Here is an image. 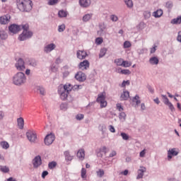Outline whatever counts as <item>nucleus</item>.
<instances>
[{"label": "nucleus", "instance_id": "obj_38", "mask_svg": "<svg viewBox=\"0 0 181 181\" xmlns=\"http://www.w3.org/2000/svg\"><path fill=\"white\" fill-rule=\"evenodd\" d=\"M120 136H122L123 141H129V135H128L127 133L122 132L120 134Z\"/></svg>", "mask_w": 181, "mask_h": 181}, {"label": "nucleus", "instance_id": "obj_31", "mask_svg": "<svg viewBox=\"0 0 181 181\" xmlns=\"http://www.w3.org/2000/svg\"><path fill=\"white\" fill-rule=\"evenodd\" d=\"M124 4L129 9L134 8V1H132V0H124Z\"/></svg>", "mask_w": 181, "mask_h": 181}, {"label": "nucleus", "instance_id": "obj_32", "mask_svg": "<svg viewBox=\"0 0 181 181\" xmlns=\"http://www.w3.org/2000/svg\"><path fill=\"white\" fill-rule=\"evenodd\" d=\"M171 23L173 25H180V23H181V16H177L176 18H173L171 21Z\"/></svg>", "mask_w": 181, "mask_h": 181}, {"label": "nucleus", "instance_id": "obj_59", "mask_svg": "<svg viewBox=\"0 0 181 181\" xmlns=\"http://www.w3.org/2000/svg\"><path fill=\"white\" fill-rule=\"evenodd\" d=\"M146 153V149H144L143 151H141L139 153L140 158H145Z\"/></svg>", "mask_w": 181, "mask_h": 181}, {"label": "nucleus", "instance_id": "obj_37", "mask_svg": "<svg viewBox=\"0 0 181 181\" xmlns=\"http://www.w3.org/2000/svg\"><path fill=\"white\" fill-rule=\"evenodd\" d=\"M57 166V163L56 161H52L48 163L49 169L53 170Z\"/></svg>", "mask_w": 181, "mask_h": 181}, {"label": "nucleus", "instance_id": "obj_64", "mask_svg": "<svg viewBox=\"0 0 181 181\" xmlns=\"http://www.w3.org/2000/svg\"><path fill=\"white\" fill-rule=\"evenodd\" d=\"M139 28L140 29H144L145 28V23H144V22L140 23L139 25Z\"/></svg>", "mask_w": 181, "mask_h": 181}, {"label": "nucleus", "instance_id": "obj_6", "mask_svg": "<svg viewBox=\"0 0 181 181\" xmlns=\"http://www.w3.org/2000/svg\"><path fill=\"white\" fill-rule=\"evenodd\" d=\"M26 136L31 144H36V141H37V134H36V132L28 131L26 132Z\"/></svg>", "mask_w": 181, "mask_h": 181}, {"label": "nucleus", "instance_id": "obj_57", "mask_svg": "<svg viewBox=\"0 0 181 181\" xmlns=\"http://www.w3.org/2000/svg\"><path fill=\"white\" fill-rule=\"evenodd\" d=\"M126 117H127V115L124 112H120L119 115V119H125Z\"/></svg>", "mask_w": 181, "mask_h": 181}, {"label": "nucleus", "instance_id": "obj_21", "mask_svg": "<svg viewBox=\"0 0 181 181\" xmlns=\"http://www.w3.org/2000/svg\"><path fill=\"white\" fill-rule=\"evenodd\" d=\"M79 5L81 8H88L91 5V0H79Z\"/></svg>", "mask_w": 181, "mask_h": 181}, {"label": "nucleus", "instance_id": "obj_19", "mask_svg": "<svg viewBox=\"0 0 181 181\" xmlns=\"http://www.w3.org/2000/svg\"><path fill=\"white\" fill-rule=\"evenodd\" d=\"M65 85L67 86L68 88H70V91L74 90V91H78V90H81L83 88V86L81 85H71L70 83H66Z\"/></svg>", "mask_w": 181, "mask_h": 181}, {"label": "nucleus", "instance_id": "obj_22", "mask_svg": "<svg viewBox=\"0 0 181 181\" xmlns=\"http://www.w3.org/2000/svg\"><path fill=\"white\" fill-rule=\"evenodd\" d=\"M64 156L65 158V160L66 162H71L73 160V156L70 155V151H66L64 152Z\"/></svg>", "mask_w": 181, "mask_h": 181}, {"label": "nucleus", "instance_id": "obj_40", "mask_svg": "<svg viewBox=\"0 0 181 181\" xmlns=\"http://www.w3.org/2000/svg\"><path fill=\"white\" fill-rule=\"evenodd\" d=\"M133 103H136V105H139V104H141L139 95H136L135 97L133 98Z\"/></svg>", "mask_w": 181, "mask_h": 181}, {"label": "nucleus", "instance_id": "obj_51", "mask_svg": "<svg viewBox=\"0 0 181 181\" xmlns=\"http://www.w3.org/2000/svg\"><path fill=\"white\" fill-rule=\"evenodd\" d=\"M110 20L112 22H117L118 21V16H117L115 14L110 15Z\"/></svg>", "mask_w": 181, "mask_h": 181}, {"label": "nucleus", "instance_id": "obj_44", "mask_svg": "<svg viewBox=\"0 0 181 181\" xmlns=\"http://www.w3.org/2000/svg\"><path fill=\"white\" fill-rule=\"evenodd\" d=\"M64 30H66V25L62 24L58 26V32L62 33L64 32Z\"/></svg>", "mask_w": 181, "mask_h": 181}, {"label": "nucleus", "instance_id": "obj_17", "mask_svg": "<svg viewBox=\"0 0 181 181\" xmlns=\"http://www.w3.org/2000/svg\"><path fill=\"white\" fill-rule=\"evenodd\" d=\"M55 49H56V45L51 43L45 46L44 52L45 53H50V52H52V50H54Z\"/></svg>", "mask_w": 181, "mask_h": 181}, {"label": "nucleus", "instance_id": "obj_2", "mask_svg": "<svg viewBox=\"0 0 181 181\" xmlns=\"http://www.w3.org/2000/svg\"><path fill=\"white\" fill-rule=\"evenodd\" d=\"M21 29H23L22 33L18 37V40L23 42L30 39L33 36V32L29 30V24H22Z\"/></svg>", "mask_w": 181, "mask_h": 181}, {"label": "nucleus", "instance_id": "obj_49", "mask_svg": "<svg viewBox=\"0 0 181 181\" xmlns=\"http://www.w3.org/2000/svg\"><path fill=\"white\" fill-rule=\"evenodd\" d=\"M99 129L103 132V134H104L105 132V129H107V127L105 124H100Z\"/></svg>", "mask_w": 181, "mask_h": 181}, {"label": "nucleus", "instance_id": "obj_58", "mask_svg": "<svg viewBox=\"0 0 181 181\" xmlns=\"http://www.w3.org/2000/svg\"><path fill=\"white\" fill-rule=\"evenodd\" d=\"M165 6H166V8H168V9H172V7L173 6V4L172 2H170V1H168V2L165 4Z\"/></svg>", "mask_w": 181, "mask_h": 181}, {"label": "nucleus", "instance_id": "obj_26", "mask_svg": "<svg viewBox=\"0 0 181 181\" xmlns=\"http://www.w3.org/2000/svg\"><path fill=\"white\" fill-rule=\"evenodd\" d=\"M149 63L153 66L159 64V59H158L156 57H152L149 59Z\"/></svg>", "mask_w": 181, "mask_h": 181}, {"label": "nucleus", "instance_id": "obj_55", "mask_svg": "<svg viewBox=\"0 0 181 181\" xmlns=\"http://www.w3.org/2000/svg\"><path fill=\"white\" fill-rule=\"evenodd\" d=\"M130 82L129 81H123L121 85V87L122 88H125L127 87V86H129Z\"/></svg>", "mask_w": 181, "mask_h": 181}, {"label": "nucleus", "instance_id": "obj_29", "mask_svg": "<svg viewBox=\"0 0 181 181\" xmlns=\"http://www.w3.org/2000/svg\"><path fill=\"white\" fill-rule=\"evenodd\" d=\"M91 18H93V13H87L83 16L82 21L83 22H88Z\"/></svg>", "mask_w": 181, "mask_h": 181}, {"label": "nucleus", "instance_id": "obj_42", "mask_svg": "<svg viewBox=\"0 0 181 181\" xmlns=\"http://www.w3.org/2000/svg\"><path fill=\"white\" fill-rule=\"evenodd\" d=\"M123 62L124 59H122V58L115 59V64H117V66H122Z\"/></svg>", "mask_w": 181, "mask_h": 181}, {"label": "nucleus", "instance_id": "obj_9", "mask_svg": "<svg viewBox=\"0 0 181 181\" xmlns=\"http://www.w3.org/2000/svg\"><path fill=\"white\" fill-rule=\"evenodd\" d=\"M161 97L163 98V103L165 104V105H167L169 110H170V111L173 112L175 111V106H173V104H172V103L169 101V98H168V96H166L165 95H161Z\"/></svg>", "mask_w": 181, "mask_h": 181}, {"label": "nucleus", "instance_id": "obj_7", "mask_svg": "<svg viewBox=\"0 0 181 181\" xmlns=\"http://www.w3.org/2000/svg\"><path fill=\"white\" fill-rule=\"evenodd\" d=\"M15 67L18 71H24L26 69L25 61L22 58L18 59L15 64Z\"/></svg>", "mask_w": 181, "mask_h": 181}, {"label": "nucleus", "instance_id": "obj_24", "mask_svg": "<svg viewBox=\"0 0 181 181\" xmlns=\"http://www.w3.org/2000/svg\"><path fill=\"white\" fill-rule=\"evenodd\" d=\"M120 98L123 101H127L129 98V92L128 90H124L122 93Z\"/></svg>", "mask_w": 181, "mask_h": 181}, {"label": "nucleus", "instance_id": "obj_45", "mask_svg": "<svg viewBox=\"0 0 181 181\" xmlns=\"http://www.w3.org/2000/svg\"><path fill=\"white\" fill-rule=\"evenodd\" d=\"M29 65L32 66L33 67H36L37 66V62L35 59H30L29 62Z\"/></svg>", "mask_w": 181, "mask_h": 181}, {"label": "nucleus", "instance_id": "obj_27", "mask_svg": "<svg viewBox=\"0 0 181 181\" xmlns=\"http://www.w3.org/2000/svg\"><path fill=\"white\" fill-rule=\"evenodd\" d=\"M17 122H18V127L20 129H23V127L25 125V121L22 117L18 118L17 119Z\"/></svg>", "mask_w": 181, "mask_h": 181}, {"label": "nucleus", "instance_id": "obj_53", "mask_svg": "<svg viewBox=\"0 0 181 181\" xmlns=\"http://www.w3.org/2000/svg\"><path fill=\"white\" fill-rule=\"evenodd\" d=\"M0 37L2 40H5V39H7L8 35L5 32H0Z\"/></svg>", "mask_w": 181, "mask_h": 181}, {"label": "nucleus", "instance_id": "obj_47", "mask_svg": "<svg viewBox=\"0 0 181 181\" xmlns=\"http://www.w3.org/2000/svg\"><path fill=\"white\" fill-rule=\"evenodd\" d=\"M144 19H149L151 18V11H146L144 12Z\"/></svg>", "mask_w": 181, "mask_h": 181}, {"label": "nucleus", "instance_id": "obj_16", "mask_svg": "<svg viewBox=\"0 0 181 181\" xmlns=\"http://www.w3.org/2000/svg\"><path fill=\"white\" fill-rule=\"evenodd\" d=\"M145 172H146V168L144 166H140L139 169L137 170V173H138L136 176L137 180H139V179H142V177H144V175Z\"/></svg>", "mask_w": 181, "mask_h": 181}, {"label": "nucleus", "instance_id": "obj_48", "mask_svg": "<svg viewBox=\"0 0 181 181\" xmlns=\"http://www.w3.org/2000/svg\"><path fill=\"white\" fill-rule=\"evenodd\" d=\"M104 40H103V37H97L95 40V44L98 45H100L103 43Z\"/></svg>", "mask_w": 181, "mask_h": 181}, {"label": "nucleus", "instance_id": "obj_12", "mask_svg": "<svg viewBox=\"0 0 181 181\" xmlns=\"http://www.w3.org/2000/svg\"><path fill=\"white\" fill-rule=\"evenodd\" d=\"M75 78L77 80V81L83 83L86 81L87 76H86V74L83 73L82 71H78L75 74Z\"/></svg>", "mask_w": 181, "mask_h": 181}, {"label": "nucleus", "instance_id": "obj_60", "mask_svg": "<svg viewBox=\"0 0 181 181\" xmlns=\"http://www.w3.org/2000/svg\"><path fill=\"white\" fill-rule=\"evenodd\" d=\"M147 88H148V91H149L151 94H153V93H155V89H153V88H152V86H151V85H148V86H147Z\"/></svg>", "mask_w": 181, "mask_h": 181}, {"label": "nucleus", "instance_id": "obj_50", "mask_svg": "<svg viewBox=\"0 0 181 181\" xmlns=\"http://www.w3.org/2000/svg\"><path fill=\"white\" fill-rule=\"evenodd\" d=\"M131 46H132V45L129 41H125L124 42V49H129V47H131Z\"/></svg>", "mask_w": 181, "mask_h": 181}, {"label": "nucleus", "instance_id": "obj_56", "mask_svg": "<svg viewBox=\"0 0 181 181\" xmlns=\"http://www.w3.org/2000/svg\"><path fill=\"white\" fill-rule=\"evenodd\" d=\"M76 119L78 121H81V119H84V115L83 114H78L76 116Z\"/></svg>", "mask_w": 181, "mask_h": 181}, {"label": "nucleus", "instance_id": "obj_8", "mask_svg": "<svg viewBox=\"0 0 181 181\" xmlns=\"http://www.w3.org/2000/svg\"><path fill=\"white\" fill-rule=\"evenodd\" d=\"M56 136H54V134L50 133L45 136L44 142L45 145H47V146H49V145H52V144L54 142Z\"/></svg>", "mask_w": 181, "mask_h": 181}, {"label": "nucleus", "instance_id": "obj_11", "mask_svg": "<svg viewBox=\"0 0 181 181\" xmlns=\"http://www.w3.org/2000/svg\"><path fill=\"white\" fill-rule=\"evenodd\" d=\"M33 166L35 169H37V168H39V166H40L42 165V157L40 156H36L33 161Z\"/></svg>", "mask_w": 181, "mask_h": 181}, {"label": "nucleus", "instance_id": "obj_41", "mask_svg": "<svg viewBox=\"0 0 181 181\" xmlns=\"http://www.w3.org/2000/svg\"><path fill=\"white\" fill-rule=\"evenodd\" d=\"M57 4H59V0H49L47 2V5H49V6L57 5Z\"/></svg>", "mask_w": 181, "mask_h": 181}, {"label": "nucleus", "instance_id": "obj_39", "mask_svg": "<svg viewBox=\"0 0 181 181\" xmlns=\"http://www.w3.org/2000/svg\"><path fill=\"white\" fill-rule=\"evenodd\" d=\"M0 145L3 149H8L9 148V144L7 141H1Z\"/></svg>", "mask_w": 181, "mask_h": 181}, {"label": "nucleus", "instance_id": "obj_28", "mask_svg": "<svg viewBox=\"0 0 181 181\" xmlns=\"http://www.w3.org/2000/svg\"><path fill=\"white\" fill-rule=\"evenodd\" d=\"M117 71L120 74H125V75L131 74V71H129V69H121V68H119L117 69Z\"/></svg>", "mask_w": 181, "mask_h": 181}, {"label": "nucleus", "instance_id": "obj_15", "mask_svg": "<svg viewBox=\"0 0 181 181\" xmlns=\"http://www.w3.org/2000/svg\"><path fill=\"white\" fill-rule=\"evenodd\" d=\"M11 21V16L4 15L0 17V25H7Z\"/></svg>", "mask_w": 181, "mask_h": 181}, {"label": "nucleus", "instance_id": "obj_18", "mask_svg": "<svg viewBox=\"0 0 181 181\" xmlns=\"http://www.w3.org/2000/svg\"><path fill=\"white\" fill-rule=\"evenodd\" d=\"M88 67H90V62L88 60H84L79 63L78 68L81 69V70H87Z\"/></svg>", "mask_w": 181, "mask_h": 181}, {"label": "nucleus", "instance_id": "obj_34", "mask_svg": "<svg viewBox=\"0 0 181 181\" xmlns=\"http://www.w3.org/2000/svg\"><path fill=\"white\" fill-rule=\"evenodd\" d=\"M0 170L3 173H8L9 172V167L6 165H0Z\"/></svg>", "mask_w": 181, "mask_h": 181}, {"label": "nucleus", "instance_id": "obj_20", "mask_svg": "<svg viewBox=\"0 0 181 181\" xmlns=\"http://www.w3.org/2000/svg\"><path fill=\"white\" fill-rule=\"evenodd\" d=\"M106 26L105 24H104V23H101L99 24V30H98L97 34L98 36H103V35H104V31L106 29Z\"/></svg>", "mask_w": 181, "mask_h": 181}, {"label": "nucleus", "instance_id": "obj_3", "mask_svg": "<svg viewBox=\"0 0 181 181\" xmlns=\"http://www.w3.org/2000/svg\"><path fill=\"white\" fill-rule=\"evenodd\" d=\"M26 83V76L23 72H17L13 76V83L15 86H23Z\"/></svg>", "mask_w": 181, "mask_h": 181}, {"label": "nucleus", "instance_id": "obj_54", "mask_svg": "<svg viewBox=\"0 0 181 181\" xmlns=\"http://www.w3.org/2000/svg\"><path fill=\"white\" fill-rule=\"evenodd\" d=\"M117 110L119 111L120 112H122L124 111V107H122V105L121 103H117L116 105Z\"/></svg>", "mask_w": 181, "mask_h": 181}, {"label": "nucleus", "instance_id": "obj_1", "mask_svg": "<svg viewBox=\"0 0 181 181\" xmlns=\"http://www.w3.org/2000/svg\"><path fill=\"white\" fill-rule=\"evenodd\" d=\"M33 0H16V6L21 12H30L33 8Z\"/></svg>", "mask_w": 181, "mask_h": 181}, {"label": "nucleus", "instance_id": "obj_33", "mask_svg": "<svg viewBox=\"0 0 181 181\" xmlns=\"http://www.w3.org/2000/svg\"><path fill=\"white\" fill-rule=\"evenodd\" d=\"M81 177L82 179H87V170L84 168H82L81 170Z\"/></svg>", "mask_w": 181, "mask_h": 181}, {"label": "nucleus", "instance_id": "obj_30", "mask_svg": "<svg viewBox=\"0 0 181 181\" xmlns=\"http://www.w3.org/2000/svg\"><path fill=\"white\" fill-rule=\"evenodd\" d=\"M68 15H69V13L64 10H60L58 12V16L59 18H67Z\"/></svg>", "mask_w": 181, "mask_h": 181}, {"label": "nucleus", "instance_id": "obj_14", "mask_svg": "<svg viewBox=\"0 0 181 181\" xmlns=\"http://www.w3.org/2000/svg\"><path fill=\"white\" fill-rule=\"evenodd\" d=\"M179 155V151H176L175 148H170L168 151V160H170L173 156H177Z\"/></svg>", "mask_w": 181, "mask_h": 181}, {"label": "nucleus", "instance_id": "obj_23", "mask_svg": "<svg viewBox=\"0 0 181 181\" xmlns=\"http://www.w3.org/2000/svg\"><path fill=\"white\" fill-rule=\"evenodd\" d=\"M76 156L81 160H83L84 157L86 156V153H85L84 149H79L78 153H77V154H76Z\"/></svg>", "mask_w": 181, "mask_h": 181}, {"label": "nucleus", "instance_id": "obj_52", "mask_svg": "<svg viewBox=\"0 0 181 181\" xmlns=\"http://www.w3.org/2000/svg\"><path fill=\"white\" fill-rule=\"evenodd\" d=\"M132 64L128 61H123L122 66H123V67H131Z\"/></svg>", "mask_w": 181, "mask_h": 181}, {"label": "nucleus", "instance_id": "obj_62", "mask_svg": "<svg viewBox=\"0 0 181 181\" xmlns=\"http://www.w3.org/2000/svg\"><path fill=\"white\" fill-rule=\"evenodd\" d=\"M114 156H117V151H112L110 155H109V158H114Z\"/></svg>", "mask_w": 181, "mask_h": 181}, {"label": "nucleus", "instance_id": "obj_5", "mask_svg": "<svg viewBox=\"0 0 181 181\" xmlns=\"http://www.w3.org/2000/svg\"><path fill=\"white\" fill-rule=\"evenodd\" d=\"M96 103L100 104V108H105L107 107V100H105V92L100 93L98 95Z\"/></svg>", "mask_w": 181, "mask_h": 181}, {"label": "nucleus", "instance_id": "obj_43", "mask_svg": "<svg viewBox=\"0 0 181 181\" xmlns=\"http://www.w3.org/2000/svg\"><path fill=\"white\" fill-rule=\"evenodd\" d=\"M104 170L99 169L98 171H96V175L98 177H103L104 176Z\"/></svg>", "mask_w": 181, "mask_h": 181}, {"label": "nucleus", "instance_id": "obj_35", "mask_svg": "<svg viewBox=\"0 0 181 181\" xmlns=\"http://www.w3.org/2000/svg\"><path fill=\"white\" fill-rule=\"evenodd\" d=\"M37 91H39V93L41 95H46V90H45V88H43L42 86H37Z\"/></svg>", "mask_w": 181, "mask_h": 181}, {"label": "nucleus", "instance_id": "obj_36", "mask_svg": "<svg viewBox=\"0 0 181 181\" xmlns=\"http://www.w3.org/2000/svg\"><path fill=\"white\" fill-rule=\"evenodd\" d=\"M107 54V48H102L100 51L99 58L101 59Z\"/></svg>", "mask_w": 181, "mask_h": 181}, {"label": "nucleus", "instance_id": "obj_63", "mask_svg": "<svg viewBox=\"0 0 181 181\" xmlns=\"http://www.w3.org/2000/svg\"><path fill=\"white\" fill-rule=\"evenodd\" d=\"M177 42H180L181 43V31L178 32V35H177Z\"/></svg>", "mask_w": 181, "mask_h": 181}, {"label": "nucleus", "instance_id": "obj_46", "mask_svg": "<svg viewBox=\"0 0 181 181\" xmlns=\"http://www.w3.org/2000/svg\"><path fill=\"white\" fill-rule=\"evenodd\" d=\"M67 108H69L67 103H62L60 105V110H62V111H66Z\"/></svg>", "mask_w": 181, "mask_h": 181}, {"label": "nucleus", "instance_id": "obj_13", "mask_svg": "<svg viewBox=\"0 0 181 181\" xmlns=\"http://www.w3.org/2000/svg\"><path fill=\"white\" fill-rule=\"evenodd\" d=\"M88 56V54L87 53V51L82 49V50H77L76 51V57L79 60H84L86 57Z\"/></svg>", "mask_w": 181, "mask_h": 181}, {"label": "nucleus", "instance_id": "obj_10", "mask_svg": "<svg viewBox=\"0 0 181 181\" xmlns=\"http://www.w3.org/2000/svg\"><path fill=\"white\" fill-rule=\"evenodd\" d=\"M9 32L11 33H13V35L18 33V32H21L22 30V25H16V24H12L8 27Z\"/></svg>", "mask_w": 181, "mask_h": 181}, {"label": "nucleus", "instance_id": "obj_25", "mask_svg": "<svg viewBox=\"0 0 181 181\" xmlns=\"http://www.w3.org/2000/svg\"><path fill=\"white\" fill-rule=\"evenodd\" d=\"M162 15H163V9H158L156 11H154L153 13V16H154V18H160V16H162Z\"/></svg>", "mask_w": 181, "mask_h": 181}, {"label": "nucleus", "instance_id": "obj_61", "mask_svg": "<svg viewBox=\"0 0 181 181\" xmlns=\"http://www.w3.org/2000/svg\"><path fill=\"white\" fill-rule=\"evenodd\" d=\"M100 152H103V153H107V147L105 146H103L100 148Z\"/></svg>", "mask_w": 181, "mask_h": 181}, {"label": "nucleus", "instance_id": "obj_4", "mask_svg": "<svg viewBox=\"0 0 181 181\" xmlns=\"http://www.w3.org/2000/svg\"><path fill=\"white\" fill-rule=\"evenodd\" d=\"M70 88H68L67 85L65 84L63 86H59L58 88V94L62 101H66L69 97V93H70Z\"/></svg>", "mask_w": 181, "mask_h": 181}]
</instances>
